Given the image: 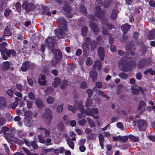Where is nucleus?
Returning a JSON list of instances; mask_svg holds the SVG:
<instances>
[{"mask_svg": "<svg viewBox=\"0 0 155 155\" xmlns=\"http://www.w3.org/2000/svg\"><path fill=\"white\" fill-rule=\"evenodd\" d=\"M41 117L48 122V125L51 123L53 118L51 110L49 108H46L45 110V113L41 114Z\"/></svg>", "mask_w": 155, "mask_h": 155, "instance_id": "f257e3e1", "label": "nucleus"}, {"mask_svg": "<svg viewBox=\"0 0 155 155\" xmlns=\"http://www.w3.org/2000/svg\"><path fill=\"white\" fill-rule=\"evenodd\" d=\"M51 51L54 52L55 55V57L52 60L51 63L52 66L54 67L58 63V60L61 58L62 54L57 49H52Z\"/></svg>", "mask_w": 155, "mask_h": 155, "instance_id": "f03ea898", "label": "nucleus"}, {"mask_svg": "<svg viewBox=\"0 0 155 155\" xmlns=\"http://www.w3.org/2000/svg\"><path fill=\"white\" fill-rule=\"evenodd\" d=\"M131 89L132 93L134 95H137L140 91L142 94H144V91L143 89L141 87L138 86L136 84H134L131 87Z\"/></svg>", "mask_w": 155, "mask_h": 155, "instance_id": "7ed1b4c3", "label": "nucleus"}, {"mask_svg": "<svg viewBox=\"0 0 155 155\" xmlns=\"http://www.w3.org/2000/svg\"><path fill=\"white\" fill-rule=\"evenodd\" d=\"M86 114L88 116H91L94 119H97V116H95V114H97L98 113V110L97 109L92 108L87 109L86 111Z\"/></svg>", "mask_w": 155, "mask_h": 155, "instance_id": "20e7f679", "label": "nucleus"}, {"mask_svg": "<svg viewBox=\"0 0 155 155\" xmlns=\"http://www.w3.org/2000/svg\"><path fill=\"white\" fill-rule=\"evenodd\" d=\"M35 5L32 3H28L25 2L22 5V7L26 11H31L35 8Z\"/></svg>", "mask_w": 155, "mask_h": 155, "instance_id": "39448f33", "label": "nucleus"}, {"mask_svg": "<svg viewBox=\"0 0 155 155\" xmlns=\"http://www.w3.org/2000/svg\"><path fill=\"white\" fill-rule=\"evenodd\" d=\"M137 124L139 129L141 131L145 130L147 125L145 120H140L138 121Z\"/></svg>", "mask_w": 155, "mask_h": 155, "instance_id": "423d86ee", "label": "nucleus"}, {"mask_svg": "<svg viewBox=\"0 0 155 155\" xmlns=\"http://www.w3.org/2000/svg\"><path fill=\"white\" fill-rule=\"evenodd\" d=\"M55 33L57 36L59 38H64L66 37V35L62 30L58 29L55 31Z\"/></svg>", "mask_w": 155, "mask_h": 155, "instance_id": "0eeeda50", "label": "nucleus"}, {"mask_svg": "<svg viewBox=\"0 0 155 155\" xmlns=\"http://www.w3.org/2000/svg\"><path fill=\"white\" fill-rule=\"evenodd\" d=\"M54 41L51 37L48 38L45 42V45L48 47L49 49L54 47Z\"/></svg>", "mask_w": 155, "mask_h": 155, "instance_id": "6e6552de", "label": "nucleus"}, {"mask_svg": "<svg viewBox=\"0 0 155 155\" xmlns=\"http://www.w3.org/2000/svg\"><path fill=\"white\" fill-rule=\"evenodd\" d=\"M112 2V0H108L107 2L105 3V0H97L96 1V4L98 6H101L102 5H104V6H107V5H109Z\"/></svg>", "mask_w": 155, "mask_h": 155, "instance_id": "1a4fd4ad", "label": "nucleus"}, {"mask_svg": "<svg viewBox=\"0 0 155 155\" xmlns=\"http://www.w3.org/2000/svg\"><path fill=\"white\" fill-rule=\"evenodd\" d=\"M76 110H79L82 113H85V111L87 109H89L88 108H87L85 110L84 108V106L83 105V103L81 101L79 102L78 104H77V106H76Z\"/></svg>", "mask_w": 155, "mask_h": 155, "instance_id": "9d476101", "label": "nucleus"}, {"mask_svg": "<svg viewBox=\"0 0 155 155\" xmlns=\"http://www.w3.org/2000/svg\"><path fill=\"white\" fill-rule=\"evenodd\" d=\"M36 67V65L31 62L26 61L22 64L21 68H32Z\"/></svg>", "mask_w": 155, "mask_h": 155, "instance_id": "9b49d317", "label": "nucleus"}, {"mask_svg": "<svg viewBox=\"0 0 155 155\" xmlns=\"http://www.w3.org/2000/svg\"><path fill=\"white\" fill-rule=\"evenodd\" d=\"M24 141L20 140L18 139L16 140V141L18 143H19V144L22 145L25 143L26 145L28 147H30L31 145V141H30L28 140H27L25 139H24Z\"/></svg>", "mask_w": 155, "mask_h": 155, "instance_id": "f8f14e48", "label": "nucleus"}, {"mask_svg": "<svg viewBox=\"0 0 155 155\" xmlns=\"http://www.w3.org/2000/svg\"><path fill=\"white\" fill-rule=\"evenodd\" d=\"M7 101L6 99L4 97H0V107H5L7 106Z\"/></svg>", "mask_w": 155, "mask_h": 155, "instance_id": "ddd939ff", "label": "nucleus"}, {"mask_svg": "<svg viewBox=\"0 0 155 155\" xmlns=\"http://www.w3.org/2000/svg\"><path fill=\"white\" fill-rule=\"evenodd\" d=\"M90 41V39L89 38H86L85 39V42L82 44V47L84 51H86L88 50V45Z\"/></svg>", "mask_w": 155, "mask_h": 155, "instance_id": "4468645a", "label": "nucleus"}, {"mask_svg": "<svg viewBox=\"0 0 155 155\" xmlns=\"http://www.w3.org/2000/svg\"><path fill=\"white\" fill-rule=\"evenodd\" d=\"M96 10L95 15L98 18H100L101 16H103L104 13L101 10L100 7L98 6L96 8Z\"/></svg>", "mask_w": 155, "mask_h": 155, "instance_id": "2eb2a0df", "label": "nucleus"}, {"mask_svg": "<svg viewBox=\"0 0 155 155\" xmlns=\"http://www.w3.org/2000/svg\"><path fill=\"white\" fill-rule=\"evenodd\" d=\"M97 53L100 58L101 60H103L104 56V52L103 48L99 47L98 48Z\"/></svg>", "mask_w": 155, "mask_h": 155, "instance_id": "dca6fc26", "label": "nucleus"}, {"mask_svg": "<svg viewBox=\"0 0 155 155\" xmlns=\"http://www.w3.org/2000/svg\"><path fill=\"white\" fill-rule=\"evenodd\" d=\"M46 78L44 75L41 76V78H38V83L41 85L44 86L46 84Z\"/></svg>", "mask_w": 155, "mask_h": 155, "instance_id": "f3484780", "label": "nucleus"}, {"mask_svg": "<svg viewBox=\"0 0 155 155\" xmlns=\"http://www.w3.org/2000/svg\"><path fill=\"white\" fill-rule=\"evenodd\" d=\"M146 107V103L143 101L140 100L138 106L137 110H140L142 108L144 109Z\"/></svg>", "mask_w": 155, "mask_h": 155, "instance_id": "a211bd4d", "label": "nucleus"}, {"mask_svg": "<svg viewBox=\"0 0 155 155\" xmlns=\"http://www.w3.org/2000/svg\"><path fill=\"white\" fill-rule=\"evenodd\" d=\"M37 107L40 109H41L45 107V105L42 101L40 100H37L35 102Z\"/></svg>", "mask_w": 155, "mask_h": 155, "instance_id": "6ab92c4d", "label": "nucleus"}, {"mask_svg": "<svg viewBox=\"0 0 155 155\" xmlns=\"http://www.w3.org/2000/svg\"><path fill=\"white\" fill-rule=\"evenodd\" d=\"M61 80L60 78L56 77L54 79V81L53 82L52 85L54 87H56L58 85L60 84Z\"/></svg>", "mask_w": 155, "mask_h": 155, "instance_id": "aec40b11", "label": "nucleus"}, {"mask_svg": "<svg viewBox=\"0 0 155 155\" xmlns=\"http://www.w3.org/2000/svg\"><path fill=\"white\" fill-rule=\"evenodd\" d=\"M130 28V26L127 24H125L121 27L122 30L124 33H126Z\"/></svg>", "mask_w": 155, "mask_h": 155, "instance_id": "412c9836", "label": "nucleus"}, {"mask_svg": "<svg viewBox=\"0 0 155 155\" xmlns=\"http://www.w3.org/2000/svg\"><path fill=\"white\" fill-rule=\"evenodd\" d=\"M77 103V101H75L74 102V107H73L71 105L68 104V109L69 110L71 111L74 113H75L76 110V104Z\"/></svg>", "mask_w": 155, "mask_h": 155, "instance_id": "4be33fe9", "label": "nucleus"}, {"mask_svg": "<svg viewBox=\"0 0 155 155\" xmlns=\"http://www.w3.org/2000/svg\"><path fill=\"white\" fill-rule=\"evenodd\" d=\"M90 76L91 78H92L93 81L95 82L97 81V74L96 72H91L90 74Z\"/></svg>", "mask_w": 155, "mask_h": 155, "instance_id": "5701e85b", "label": "nucleus"}, {"mask_svg": "<svg viewBox=\"0 0 155 155\" xmlns=\"http://www.w3.org/2000/svg\"><path fill=\"white\" fill-rule=\"evenodd\" d=\"M97 134L92 133L88 135L87 136V139L88 140H94L96 139Z\"/></svg>", "mask_w": 155, "mask_h": 155, "instance_id": "b1692460", "label": "nucleus"}, {"mask_svg": "<svg viewBox=\"0 0 155 155\" xmlns=\"http://www.w3.org/2000/svg\"><path fill=\"white\" fill-rule=\"evenodd\" d=\"M90 27L94 33L97 32L98 29L96 25L94 23H90Z\"/></svg>", "mask_w": 155, "mask_h": 155, "instance_id": "393cba45", "label": "nucleus"}, {"mask_svg": "<svg viewBox=\"0 0 155 155\" xmlns=\"http://www.w3.org/2000/svg\"><path fill=\"white\" fill-rule=\"evenodd\" d=\"M6 54L8 57L13 56L15 55L16 52L13 50H9L6 51Z\"/></svg>", "mask_w": 155, "mask_h": 155, "instance_id": "a878e982", "label": "nucleus"}, {"mask_svg": "<svg viewBox=\"0 0 155 155\" xmlns=\"http://www.w3.org/2000/svg\"><path fill=\"white\" fill-rule=\"evenodd\" d=\"M67 142L69 147L72 149H74V142L70 139H68L67 140Z\"/></svg>", "mask_w": 155, "mask_h": 155, "instance_id": "bb28decb", "label": "nucleus"}, {"mask_svg": "<svg viewBox=\"0 0 155 155\" xmlns=\"http://www.w3.org/2000/svg\"><path fill=\"white\" fill-rule=\"evenodd\" d=\"M148 73H149L150 75H155V70L153 71L152 68H149L144 72V74L145 75H147Z\"/></svg>", "mask_w": 155, "mask_h": 155, "instance_id": "cd10ccee", "label": "nucleus"}, {"mask_svg": "<svg viewBox=\"0 0 155 155\" xmlns=\"http://www.w3.org/2000/svg\"><path fill=\"white\" fill-rule=\"evenodd\" d=\"M118 76L122 79H126L128 77V75L125 73L123 72L119 73Z\"/></svg>", "mask_w": 155, "mask_h": 155, "instance_id": "c85d7f7f", "label": "nucleus"}, {"mask_svg": "<svg viewBox=\"0 0 155 155\" xmlns=\"http://www.w3.org/2000/svg\"><path fill=\"white\" fill-rule=\"evenodd\" d=\"M68 84V81L66 80H63L61 83L60 85V87L62 89H64L67 86Z\"/></svg>", "mask_w": 155, "mask_h": 155, "instance_id": "c756f323", "label": "nucleus"}, {"mask_svg": "<svg viewBox=\"0 0 155 155\" xmlns=\"http://www.w3.org/2000/svg\"><path fill=\"white\" fill-rule=\"evenodd\" d=\"M38 129L39 130H44L46 136L48 137L50 134V132L49 131L47 130L46 128L40 127L38 128Z\"/></svg>", "mask_w": 155, "mask_h": 155, "instance_id": "7c9ffc66", "label": "nucleus"}, {"mask_svg": "<svg viewBox=\"0 0 155 155\" xmlns=\"http://www.w3.org/2000/svg\"><path fill=\"white\" fill-rule=\"evenodd\" d=\"M4 35L5 36H9L11 35V33L9 30L8 26H6L4 30Z\"/></svg>", "mask_w": 155, "mask_h": 155, "instance_id": "2f4dec72", "label": "nucleus"}, {"mask_svg": "<svg viewBox=\"0 0 155 155\" xmlns=\"http://www.w3.org/2000/svg\"><path fill=\"white\" fill-rule=\"evenodd\" d=\"M117 11L116 10H114L111 13L110 18L111 19H115L117 17Z\"/></svg>", "mask_w": 155, "mask_h": 155, "instance_id": "473e14b6", "label": "nucleus"}, {"mask_svg": "<svg viewBox=\"0 0 155 155\" xmlns=\"http://www.w3.org/2000/svg\"><path fill=\"white\" fill-rule=\"evenodd\" d=\"M6 49V48H5L0 50L1 53L2 55L3 58L5 60H7L8 59V57L5 55Z\"/></svg>", "mask_w": 155, "mask_h": 155, "instance_id": "72a5a7b5", "label": "nucleus"}, {"mask_svg": "<svg viewBox=\"0 0 155 155\" xmlns=\"http://www.w3.org/2000/svg\"><path fill=\"white\" fill-rule=\"evenodd\" d=\"M92 104V102L91 100L89 98L87 99L86 102L85 107H89L90 106H91Z\"/></svg>", "mask_w": 155, "mask_h": 155, "instance_id": "f704fd0d", "label": "nucleus"}, {"mask_svg": "<svg viewBox=\"0 0 155 155\" xmlns=\"http://www.w3.org/2000/svg\"><path fill=\"white\" fill-rule=\"evenodd\" d=\"M63 10L64 11L68 12L70 10V7H69L68 4H65L63 7Z\"/></svg>", "mask_w": 155, "mask_h": 155, "instance_id": "c9c22d12", "label": "nucleus"}, {"mask_svg": "<svg viewBox=\"0 0 155 155\" xmlns=\"http://www.w3.org/2000/svg\"><path fill=\"white\" fill-rule=\"evenodd\" d=\"M88 122L90 125L91 127L93 128L95 127L96 126L94 122L92 120L87 119Z\"/></svg>", "mask_w": 155, "mask_h": 155, "instance_id": "e433bc0d", "label": "nucleus"}, {"mask_svg": "<svg viewBox=\"0 0 155 155\" xmlns=\"http://www.w3.org/2000/svg\"><path fill=\"white\" fill-rule=\"evenodd\" d=\"M14 93V91L11 89L8 90L6 92V93L11 97H13V94Z\"/></svg>", "mask_w": 155, "mask_h": 155, "instance_id": "4c0bfd02", "label": "nucleus"}, {"mask_svg": "<svg viewBox=\"0 0 155 155\" xmlns=\"http://www.w3.org/2000/svg\"><path fill=\"white\" fill-rule=\"evenodd\" d=\"M25 123L26 125L28 127H30L31 126V120L29 119H25Z\"/></svg>", "mask_w": 155, "mask_h": 155, "instance_id": "58836bf2", "label": "nucleus"}, {"mask_svg": "<svg viewBox=\"0 0 155 155\" xmlns=\"http://www.w3.org/2000/svg\"><path fill=\"white\" fill-rule=\"evenodd\" d=\"M99 140V143H104V136L101 134H100L98 135Z\"/></svg>", "mask_w": 155, "mask_h": 155, "instance_id": "ea45409f", "label": "nucleus"}, {"mask_svg": "<svg viewBox=\"0 0 155 155\" xmlns=\"http://www.w3.org/2000/svg\"><path fill=\"white\" fill-rule=\"evenodd\" d=\"M18 135L20 138H22L26 136V134L25 133L23 132L22 131L20 130L18 132Z\"/></svg>", "mask_w": 155, "mask_h": 155, "instance_id": "a19ab883", "label": "nucleus"}, {"mask_svg": "<svg viewBox=\"0 0 155 155\" xmlns=\"http://www.w3.org/2000/svg\"><path fill=\"white\" fill-rule=\"evenodd\" d=\"M22 149L27 155H33V154L30 152V151L26 148L24 147H22Z\"/></svg>", "mask_w": 155, "mask_h": 155, "instance_id": "79ce46f5", "label": "nucleus"}, {"mask_svg": "<svg viewBox=\"0 0 155 155\" xmlns=\"http://www.w3.org/2000/svg\"><path fill=\"white\" fill-rule=\"evenodd\" d=\"M47 101L48 104H51L54 102V99L53 97H49L47 98Z\"/></svg>", "mask_w": 155, "mask_h": 155, "instance_id": "37998d69", "label": "nucleus"}, {"mask_svg": "<svg viewBox=\"0 0 155 155\" xmlns=\"http://www.w3.org/2000/svg\"><path fill=\"white\" fill-rule=\"evenodd\" d=\"M129 138L131 139L133 142H136L139 141V140L138 137H136L135 136L133 135H130L129 137Z\"/></svg>", "mask_w": 155, "mask_h": 155, "instance_id": "c03bdc74", "label": "nucleus"}, {"mask_svg": "<svg viewBox=\"0 0 155 155\" xmlns=\"http://www.w3.org/2000/svg\"><path fill=\"white\" fill-rule=\"evenodd\" d=\"M4 149L8 155H9L10 154V150L9 148L7 146L6 144H4Z\"/></svg>", "mask_w": 155, "mask_h": 155, "instance_id": "a18cd8bd", "label": "nucleus"}, {"mask_svg": "<svg viewBox=\"0 0 155 155\" xmlns=\"http://www.w3.org/2000/svg\"><path fill=\"white\" fill-rule=\"evenodd\" d=\"M53 91V88L51 87H48L45 90V92L46 94H49L51 93Z\"/></svg>", "mask_w": 155, "mask_h": 155, "instance_id": "49530a36", "label": "nucleus"}, {"mask_svg": "<svg viewBox=\"0 0 155 155\" xmlns=\"http://www.w3.org/2000/svg\"><path fill=\"white\" fill-rule=\"evenodd\" d=\"M28 97L31 100H34L35 98L34 94L32 92H29L28 93Z\"/></svg>", "mask_w": 155, "mask_h": 155, "instance_id": "de8ad7c7", "label": "nucleus"}, {"mask_svg": "<svg viewBox=\"0 0 155 155\" xmlns=\"http://www.w3.org/2000/svg\"><path fill=\"white\" fill-rule=\"evenodd\" d=\"M31 146H32L33 149H37L38 147L35 141H31Z\"/></svg>", "mask_w": 155, "mask_h": 155, "instance_id": "09e8293b", "label": "nucleus"}, {"mask_svg": "<svg viewBox=\"0 0 155 155\" xmlns=\"http://www.w3.org/2000/svg\"><path fill=\"white\" fill-rule=\"evenodd\" d=\"M87 86L85 81H83L80 85V88H85L87 87Z\"/></svg>", "mask_w": 155, "mask_h": 155, "instance_id": "8fccbe9b", "label": "nucleus"}, {"mask_svg": "<svg viewBox=\"0 0 155 155\" xmlns=\"http://www.w3.org/2000/svg\"><path fill=\"white\" fill-rule=\"evenodd\" d=\"M63 104H61L58 106L57 108V110L58 112L60 113L63 110Z\"/></svg>", "mask_w": 155, "mask_h": 155, "instance_id": "3c124183", "label": "nucleus"}, {"mask_svg": "<svg viewBox=\"0 0 155 155\" xmlns=\"http://www.w3.org/2000/svg\"><path fill=\"white\" fill-rule=\"evenodd\" d=\"M87 92L88 94V97L89 98L93 94V91L91 89H88L87 90Z\"/></svg>", "mask_w": 155, "mask_h": 155, "instance_id": "603ef678", "label": "nucleus"}, {"mask_svg": "<svg viewBox=\"0 0 155 155\" xmlns=\"http://www.w3.org/2000/svg\"><path fill=\"white\" fill-rule=\"evenodd\" d=\"M155 34V31L154 30H152L150 32L149 35H151L149 37V38L150 39H153L154 36V35Z\"/></svg>", "mask_w": 155, "mask_h": 155, "instance_id": "864d4df0", "label": "nucleus"}, {"mask_svg": "<svg viewBox=\"0 0 155 155\" xmlns=\"http://www.w3.org/2000/svg\"><path fill=\"white\" fill-rule=\"evenodd\" d=\"M87 28L86 27H84L81 29V32L83 36L87 32Z\"/></svg>", "mask_w": 155, "mask_h": 155, "instance_id": "5fc2aeb1", "label": "nucleus"}, {"mask_svg": "<svg viewBox=\"0 0 155 155\" xmlns=\"http://www.w3.org/2000/svg\"><path fill=\"white\" fill-rule=\"evenodd\" d=\"M38 137L39 142L41 143H45V139L40 136L38 135Z\"/></svg>", "mask_w": 155, "mask_h": 155, "instance_id": "6e6d98bb", "label": "nucleus"}, {"mask_svg": "<svg viewBox=\"0 0 155 155\" xmlns=\"http://www.w3.org/2000/svg\"><path fill=\"white\" fill-rule=\"evenodd\" d=\"M32 113L29 111H27L25 113L24 115L27 117H30L32 115Z\"/></svg>", "mask_w": 155, "mask_h": 155, "instance_id": "4d7b16f0", "label": "nucleus"}, {"mask_svg": "<svg viewBox=\"0 0 155 155\" xmlns=\"http://www.w3.org/2000/svg\"><path fill=\"white\" fill-rule=\"evenodd\" d=\"M86 122V121L85 119H83L80 120L78 121V123L81 126H84Z\"/></svg>", "mask_w": 155, "mask_h": 155, "instance_id": "13d9d810", "label": "nucleus"}, {"mask_svg": "<svg viewBox=\"0 0 155 155\" xmlns=\"http://www.w3.org/2000/svg\"><path fill=\"white\" fill-rule=\"evenodd\" d=\"M27 105L28 108H31L32 106L33 102L31 101H27Z\"/></svg>", "mask_w": 155, "mask_h": 155, "instance_id": "bf43d9fd", "label": "nucleus"}, {"mask_svg": "<svg viewBox=\"0 0 155 155\" xmlns=\"http://www.w3.org/2000/svg\"><path fill=\"white\" fill-rule=\"evenodd\" d=\"M86 142V140L85 139H81L78 142V144L79 145H83Z\"/></svg>", "mask_w": 155, "mask_h": 155, "instance_id": "052dcab7", "label": "nucleus"}, {"mask_svg": "<svg viewBox=\"0 0 155 155\" xmlns=\"http://www.w3.org/2000/svg\"><path fill=\"white\" fill-rule=\"evenodd\" d=\"M79 149L80 151L81 152H84L85 151L86 148L83 145H80L79 147Z\"/></svg>", "mask_w": 155, "mask_h": 155, "instance_id": "680f3d73", "label": "nucleus"}, {"mask_svg": "<svg viewBox=\"0 0 155 155\" xmlns=\"http://www.w3.org/2000/svg\"><path fill=\"white\" fill-rule=\"evenodd\" d=\"M92 63V60L90 58H87V60L86 61V63L87 65H89L91 64Z\"/></svg>", "mask_w": 155, "mask_h": 155, "instance_id": "e2e57ef3", "label": "nucleus"}, {"mask_svg": "<svg viewBox=\"0 0 155 155\" xmlns=\"http://www.w3.org/2000/svg\"><path fill=\"white\" fill-rule=\"evenodd\" d=\"M95 85L97 88H100L102 87V84L100 82H97L95 83Z\"/></svg>", "mask_w": 155, "mask_h": 155, "instance_id": "0e129e2a", "label": "nucleus"}, {"mask_svg": "<svg viewBox=\"0 0 155 155\" xmlns=\"http://www.w3.org/2000/svg\"><path fill=\"white\" fill-rule=\"evenodd\" d=\"M80 11L82 13H84V14H85L86 10L85 7L83 6H81L80 7Z\"/></svg>", "mask_w": 155, "mask_h": 155, "instance_id": "69168bd1", "label": "nucleus"}, {"mask_svg": "<svg viewBox=\"0 0 155 155\" xmlns=\"http://www.w3.org/2000/svg\"><path fill=\"white\" fill-rule=\"evenodd\" d=\"M95 67H101V64L100 61H97L95 63Z\"/></svg>", "mask_w": 155, "mask_h": 155, "instance_id": "338daca9", "label": "nucleus"}, {"mask_svg": "<svg viewBox=\"0 0 155 155\" xmlns=\"http://www.w3.org/2000/svg\"><path fill=\"white\" fill-rule=\"evenodd\" d=\"M18 103L16 101L14 102L12 104V108L13 110H15V107H16V106L18 105Z\"/></svg>", "mask_w": 155, "mask_h": 155, "instance_id": "774afa93", "label": "nucleus"}]
</instances>
